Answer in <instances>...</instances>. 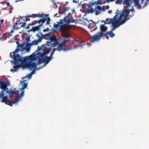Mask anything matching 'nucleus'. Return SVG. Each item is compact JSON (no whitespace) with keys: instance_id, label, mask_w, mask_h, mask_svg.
Returning <instances> with one entry per match:
<instances>
[{"instance_id":"obj_1","label":"nucleus","mask_w":149,"mask_h":149,"mask_svg":"<svg viewBox=\"0 0 149 149\" xmlns=\"http://www.w3.org/2000/svg\"><path fill=\"white\" fill-rule=\"evenodd\" d=\"M64 21L65 24L64 23L63 20L61 19L59 22H57V24H54V27L61 32L63 37L68 38L70 37L68 33L69 27L68 24L71 23L75 22L77 20L73 19L71 13H69L68 15L65 17Z\"/></svg>"},{"instance_id":"obj_2","label":"nucleus","mask_w":149,"mask_h":149,"mask_svg":"<svg viewBox=\"0 0 149 149\" xmlns=\"http://www.w3.org/2000/svg\"><path fill=\"white\" fill-rule=\"evenodd\" d=\"M36 54L33 53L29 56H26L24 58L20 56L19 54H17L13 58V60L15 63H21L24 65L26 61L32 62L36 60L35 56Z\"/></svg>"},{"instance_id":"obj_3","label":"nucleus","mask_w":149,"mask_h":149,"mask_svg":"<svg viewBox=\"0 0 149 149\" xmlns=\"http://www.w3.org/2000/svg\"><path fill=\"white\" fill-rule=\"evenodd\" d=\"M118 10H117V12L116 13V15L114 17L113 19L111 18L108 19H107L106 21H107L108 20L107 24L110 23L112 24V26L113 27L114 29H115L116 27L118 26V27L120 25V22L121 21L120 20L123 18V16L124 15V14H126V11H125L120 14L119 17L117 19V17L118 15Z\"/></svg>"},{"instance_id":"obj_4","label":"nucleus","mask_w":149,"mask_h":149,"mask_svg":"<svg viewBox=\"0 0 149 149\" xmlns=\"http://www.w3.org/2000/svg\"><path fill=\"white\" fill-rule=\"evenodd\" d=\"M103 36H105L108 40L109 38L107 35V34L104 33L102 32H98L97 33L91 36L89 38V41L92 43H94L95 42L99 41L101 37Z\"/></svg>"},{"instance_id":"obj_5","label":"nucleus","mask_w":149,"mask_h":149,"mask_svg":"<svg viewBox=\"0 0 149 149\" xmlns=\"http://www.w3.org/2000/svg\"><path fill=\"white\" fill-rule=\"evenodd\" d=\"M44 35L42 34V33H39L36 35V36L39 37L38 40H34L32 41L31 43L28 44L26 45L25 49L27 51H29L30 49V47L32 45H36L38 44L39 42H41L42 39L44 38Z\"/></svg>"},{"instance_id":"obj_6","label":"nucleus","mask_w":149,"mask_h":149,"mask_svg":"<svg viewBox=\"0 0 149 149\" xmlns=\"http://www.w3.org/2000/svg\"><path fill=\"white\" fill-rule=\"evenodd\" d=\"M21 97L18 95V97H15V99L14 100L9 101L8 100V98L7 95H5L0 98L1 101L2 102H5L6 104L12 106L13 104L18 102Z\"/></svg>"},{"instance_id":"obj_7","label":"nucleus","mask_w":149,"mask_h":149,"mask_svg":"<svg viewBox=\"0 0 149 149\" xmlns=\"http://www.w3.org/2000/svg\"><path fill=\"white\" fill-rule=\"evenodd\" d=\"M0 88L2 89L0 93V98H1L2 97L5 95L6 92H8V88L7 84L5 81L0 80Z\"/></svg>"},{"instance_id":"obj_8","label":"nucleus","mask_w":149,"mask_h":149,"mask_svg":"<svg viewBox=\"0 0 149 149\" xmlns=\"http://www.w3.org/2000/svg\"><path fill=\"white\" fill-rule=\"evenodd\" d=\"M125 11H126V14H124V15L123 16V19L121 20V21L120 22V24H124L125 22L129 19V18L128 17V16H129L130 13V12L134 13V10L133 8H132L129 10L124 9L122 11V12Z\"/></svg>"},{"instance_id":"obj_9","label":"nucleus","mask_w":149,"mask_h":149,"mask_svg":"<svg viewBox=\"0 0 149 149\" xmlns=\"http://www.w3.org/2000/svg\"><path fill=\"white\" fill-rule=\"evenodd\" d=\"M22 65L23 67L26 68L30 70H31L33 68H34L35 69L36 68L37 64L36 63L32 62H27L26 61L24 65Z\"/></svg>"},{"instance_id":"obj_10","label":"nucleus","mask_w":149,"mask_h":149,"mask_svg":"<svg viewBox=\"0 0 149 149\" xmlns=\"http://www.w3.org/2000/svg\"><path fill=\"white\" fill-rule=\"evenodd\" d=\"M51 59V57L50 56L48 57L47 56H40L38 59V64H40L42 63V62L40 61H41L46 64H47Z\"/></svg>"},{"instance_id":"obj_11","label":"nucleus","mask_w":149,"mask_h":149,"mask_svg":"<svg viewBox=\"0 0 149 149\" xmlns=\"http://www.w3.org/2000/svg\"><path fill=\"white\" fill-rule=\"evenodd\" d=\"M16 88H14L13 90H12V89H9L8 91V92H6V93H8V94L9 95V97L10 98H12L15 95L17 94V97H18V94H20L19 93L20 92V91H16ZM17 98V97H16Z\"/></svg>"},{"instance_id":"obj_12","label":"nucleus","mask_w":149,"mask_h":149,"mask_svg":"<svg viewBox=\"0 0 149 149\" xmlns=\"http://www.w3.org/2000/svg\"><path fill=\"white\" fill-rule=\"evenodd\" d=\"M47 20L48 21H47V24H49V22L50 21V18L49 17V14H47L45 15V16L44 18L42 19H40L38 20V22L37 21H36L34 22H37L39 24V25H41V27L42 26V24L45 23L46 20Z\"/></svg>"},{"instance_id":"obj_13","label":"nucleus","mask_w":149,"mask_h":149,"mask_svg":"<svg viewBox=\"0 0 149 149\" xmlns=\"http://www.w3.org/2000/svg\"><path fill=\"white\" fill-rule=\"evenodd\" d=\"M67 40H65L62 42L60 44L58 45V46L56 49V50L60 52L61 51H65L67 50L65 49V45L66 43V41Z\"/></svg>"},{"instance_id":"obj_14","label":"nucleus","mask_w":149,"mask_h":149,"mask_svg":"<svg viewBox=\"0 0 149 149\" xmlns=\"http://www.w3.org/2000/svg\"><path fill=\"white\" fill-rule=\"evenodd\" d=\"M116 3L117 4H121L122 3L123 5L126 4L125 7L127 8L129 7L131 4L130 0H117L116 1Z\"/></svg>"},{"instance_id":"obj_15","label":"nucleus","mask_w":149,"mask_h":149,"mask_svg":"<svg viewBox=\"0 0 149 149\" xmlns=\"http://www.w3.org/2000/svg\"><path fill=\"white\" fill-rule=\"evenodd\" d=\"M16 43L17 44V48L16 49V50L14 51L13 52H11L10 53V55L11 57L12 58H13L15 56L17 55L16 54L18 53L19 51L20 50V49L19 48V47L20 45L21 44H19V43L18 40H17L16 41Z\"/></svg>"},{"instance_id":"obj_16","label":"nucleus","mask_w":149,"mask_h":149,"mask_svg":"<svg viewBox=\"0 0 149 149\" xmlns=\"http://www.w3.org/2000/svg\"><path fill=\"white\" fill-rule=\"evenodd\" d=\"M28 86V84L27 83H25L24 84L23 87L21 88L20 91V94H18V95L21 98L23 96L24 92V89L25 88H27Z\"/></svg>"},{"instance_id":"obj_17","label":"nucleus","mask_w":149,"mask_h":149,"mask_svg":"<svg viewBox=\"0 0 149 149\" xmlns=\"http://www.w3.org/2000/svg\"><path fill=\"white\" fill-rule=\"evenodd\" d=\"M102 10V11H104V8H101V7L99 6H96L95 8V14L96 15H98L100 13V12L99 11Z\"/></svg>"},{"instance_id":"obj_18","label":"nucleus","mask_w":149,"mask_h":149,"mask_svg":"<svg viewBox=\"0 0 149 149\" xmlns=\"http://www.w3.org/2000/svg\"><path fill=\"white\" fill-rule=\"evenodd\" d=\"M51 50L50 48L44 49L42 51V53L40 54V56H44L49 53Z\"/></svg>"},{"instance_id":"obj_19","label":"nucleus","mask_w":149,"mask_h":149,"mask_svg":"<svg viewBox=\"0 0 149 149\" xmlns=\"http://www.w3.org/2000/svg\"><path fill=\"white\" fill-rule=\"evenodd\" d=\"M18 64L15 65L13 67V69H11L10 71L11 72H15L19 69L20 67H21L22 66V64L21 63H17Z\"/></svg>"},{"instance_id":"obj_20","label":"nucleus","mask_w":149,"mask_h":149,"mask_svg":"<svg viewBox=\"0 0 149 149\" xmlns=\"http://www.w3.org/2000/svg\"><path fill=\"white\" fill-rule=\"evenodd\" d=\"M22 22V25L20 26H16L15 25H13V29H18L22 27H24V26L26 25V23L24 22Z\"/></svg>"},{"instance_id":"obj_21","label":"nucleus","mask_w":149,"mask_h":149,"mask_svg":"<svg viewBox=\"0 0 149 149\" xmlns=\"http://www.w3.org/2000/svg\"><path fill=\"white\" fill-rule=\"evenodd\" d=\"M107 29V27L106 26H105L104 24L102 25L100 27L101 32L102 33L106 31Z\"/></svg>"},{"instance_id":"obj_22","label":"nucleus","mask_w":149,"mask_h":149,"mask_svg":"<svg viewBox=\"0 0 149 149\" xmlns=\"http://www.w3.org/2000/svg\"><path fill=\"white\" fill-rule=\"evenodd\" d=\"M41 28V25H38L37 26L33 27L31 30H30V31H32L34 32L36 31H39Z\"/></svg>"},{"instance_id":"obj_23","label":"nucleus","mask_w":149,"mask_h":149,"mask_svg":"<svg viewBox=\"0 0 149 149\" xmlns=\"http://www.w3.org/2000/svg\"><path fill=\"white\" fill-rule=\"evenodd\" d=\"M48 39L50 40V41L52 42L53 41H54L58 40L57 39L56 36L55 35L52 36L50 38H48Z\"/></svg>"},{"instance_id":"obj_24","label":"nucleus","mask_w":149,"mask_h":149,"mask_svg":"<svg viewBox=\"0 0 149 149\" xmlns=\"http://www.w3.org/2000/svg\"><path fill=\"white\" fill-rule=\"evenodd\" d=\"M54 42L52 43L51 46L52 47H55L58 44V39L54 41Z\"/></svg>"},{"instance_id":"obj_25","label":"nucleus","mask_w":149,"mask_h":149,"mask_svg":"<svg viewBox=\"0 0 149 149\" xmlns=\"http://www.w3.org/2000/svg\"><path fill=\"white\" fill-rule=\"evenodd\" d=\"M107 33L109 34L111 38H113L115 36V34L112 32V31H108Z\"/></svg>"},{"instance_id":"obj_26","label":"nucleus","mask_w":149,"mask_h":149,"mask_svg":"<svg viewBox=\"0 0 149 149\" xmlns=\"http://www.w3.org/2000/svg\"><path fill=\"white\" fill-rule=\"evenodd\" d=\"M37 23V22H32V23L31 24H29L28 25V26H27L25 28V29H29L30 28L29 26H30L33 25L35 24L36 23Z\"/></svg>"},{"instance_id":"obj_27","label":"nucleus","mask_w":149,"mask_h":149,"mask_svg":"<svg viewBox=\"0 0 149 149\" xmlns=\"http://www.w3.org/2000/svg\"><path fill=\"white\" fill-rule=\"evenodd\" d=\"M19 48L20 49V50L23 51L25 49V47H24V45L21 44L20 45Z\"/></svg>"},{"instance_id":"obj_28","label":"nucleus","mask_w":149,"mask_h":149,"mask_svg":"<svg viewBox=\"0 0 149 149\" xmlns=\"http://www.w3.org/2000/svg\"><path fill=\"white\" fill-rule=\"evenodd\" d=\"M45 15L44 14H37V17L39 18H42L44 17V15L45 16Z\"/></svg>"},{"instance_id":"obj_29","label":"nucleus","mask_w":149,"mask_h":149,"mask_svg":"<svg viewBox=\"0 0 149 149\" xmlns=\"http://www.w3.org/2000/svg\"><path fill=\"white\" fill-rule=\"evenodd\" d=\"M22 22H21L20 20H18L16 22L15 25L16 26H18V25H19V26L21 25H22Z\"/></svg>"},{"instance_id":"obj_30","label":"nucleus","mask_w":149,"mask_h":149,"mask_svg":"<svg viewBox=\"0 0 149 149\" xmlns=\"http://www.w3.org/2000/svg\"><path fill=\"white\" fill-rule=\"evenodd\" d=\"M56 50V48H54L53 49V50L52 51V52L51 53V54H50V56H49L51 57V58H53L52 57V56Z\"/></svg>"},{"instance_id":"obj_31","label":"nucleus","mask_w":149,"mask_h":149,"mask_svg":"<svg viewBox=\"0 0 149 149\" xmlns=\"http://www.w3.org/2000/svg\"><path fill=\"white\" fill-rule=\"evenodd\" d=\"M8 34H9L7 33L4 34L3 36V38L5 39H6L8 37V38L9 37H8L9 36L8 35Z\"/></svg>"},{"instance_id":"obj_32","label":"nucleus","mask_w":149,"mask_h":149,"mask_svg":"<svg viewBox=\"0 0 149 149\" xmlns=\"http://www.w3.org/2000/svg\"><path fill=\"white\" fill-rule=\"evenodd\" d=\"M31 17L30 16V15H28V16H25L24 18L25 19V21H28L30 20V17Z\"/></svg>"},{"instance_id":"obj_33","label":"nucleus","mask_w":149,"mask_h":149,"mask_svg":"<svg viewBox=\"0 0 149 149\" xmlns=\"http://www.w3.org/2000/svg\"><path fill=\"white\" fill-rule=\"evenodd\" d=\"M35 72V70H33L32 72H31V73L28 75V77H29V79L31 78L32 77V75L33 74H34Z\"/></svg>"},{"instance_id":"obj_34","label":"nucleus","mask_w":149,"mask_h":149,"mask_svg":"<svg viewBox=\"0 0 149 149\" xmlns=\"http://www.w3.org/2000/svg\"><path fill=\"white\" fill-rule=\"evenodd\" d=\"M52 1L53 4L54 5V8H58V6L56 5V3L55 2V1L54 0H52Z\"/></svg>"},{"instance_id":"obj_35","label":"nucleus","mask_w":149,"mask_h":149,"mask_svg":"<svg viewBox=\"0 0 149 149\" xmlns=\"http://www.w3.org/2000/svg\"><path fill=\"white\" fill-rule=\"evenodd\" d=\"M46 37L48 38H50L52 36L51 33L46 34Z\"/></svg>"},{"instance_id":"obj_36","label":"nucleus","mask_w":149,"mask_h":149,"mask_svg":"<svg viewBox=\"0 0 149 149\" xmlns=\"http://www.w3.org/2000/svg\"><path fill=\"white\" fill-rule=\"evenodd\" d=\"M109 6L108 5H107L106 6H104L103 7V8H104V10H106L108 9H109Z\"/></svg>"},{"instance_id":"obj_37","label":"nucleus","mask_w":149,"mask_h":149,"mask_svg":"<svg viewBox=\"0 0 149 149\" xmlns=\"http://www.w3.org/2000/svg\"><path fill=\"white\" fill-rule=\"evenodd\" d=\"M51 42V41H47L46 42V43H47V46H49L51 45H52Z\"/></svg>"},{"instance_id":"obj_38","label":"nucleus","mask_w":149,"mask_h":149,"mask_svg":"<svg viewBox=\"0 0 149 149\" xmlns=\"http://www.w3.org/2000/svg\"><path fill=\"white\" fill-rule=\"evenodd\" d=\"M134 15V13L133 12H131V13L130 14V13L129 14V17H132V16H133Z\"/></svg>"},{"instance_id":"obj_39","label":"nucleus","mask_w":149,"mask_h":149,"mask_svg":"<svg viewBox=\"0 0 149 149\" xmlns=\"http://www.w3.org/2000/svg\"><path fill=\"white\" fill-rule=\"evenodd\" d=\"M139 0H134V5H137V3H139Z\"/></svg>"},{"instance_id":"obj_40","label":"nucleus","mask_w":149,"mask_h":149,"mask_svg":"<svg viewBox=\"0 0 149 149\" xmlns=\"http://www.w3.org/2000/svg\"><path fill=\"white\" fill-rule=\"evenodd\" d=\"M69 9V7H67L65 8L64 11H63V13L65 14V11H66L68 10Z\"/></svg>"},{"instance_id":"obj_41","label":"nucleus","mask_w":149,"mask_h":149,"mask_svg":"<svg viewBox=\"0 0 149 149\" xmlns=\"http://www.w3.org/2000/svg\"><path fill=\"white\" fill-rule=\"evenodd\" d=\"M37 14H33L30 15L31 17H37Z\"/></svg>"},{"instance_id":"obj_42","label":"nucleus","mask_w":149,"mask_h":149,"mask_svg":"<svg viewBox=\"0 0 149 149\" xmlns=\"http://www.w3.org/2000/svg\"><path fill=\"white\" fill-rule=\"evenodd\" d=\"M95 11V9H94L93 8H91L90 10V12L91 13H93Z\"/></svg>"},{"instance_id":"obj_43","label":"nucleus","mask_w":149,"mask_h":149,"mask_svg":"<svg viewBox=\"0 0 149 149\" xmlns=\"http://www.w3.org/2000/svg\"><path fill=\"white\" fill-rule=\"evenodd\" d=\"M138 8H141V6L140 4L139 3H137V5H135Z\"/></svg>"},{"instance_id":"obj_44","label":"nucleus","mask_w":149,"mask_h":149,"mask_svg":"<svg viewBox=\"0 0 149 149\" xmlns=\"http://www.w3.org/2000/svg\"><path fill=\"white\" fill-rule=\"evenodd\" d=\"M3 22V19L0 20V26H1V24H2Z\"/></svg>"},{"instance_id":"obj_45","label":"nucleus","mask_w":149,"mask_h":149,"mask_svg":"<svg viewBox=\"0 0 149 149\" xmlns=\"http://www.w3.org/2000/svg\"><path fill=\"white\" fill-rule=\"evenodd\" d=\"M13 29H12L11 31H10V33H13L14 31V30L15 29H13Z\"/></svg>"},{"instance_id":"obj_46","label":"nucleus","mask_w":149,"mask_h":149,"mask_svg":"<svg viewBox=\"0 0 149 149\" xmlns=\"http://www.w3.org/2000/svg\"><path fill=\"white\" fill-rule=\"evenodd\" d=\"M115 0H107V2H111V1H113Z\"/></svg>"},{"instance_id":"obj_47","label":"nucleus","mask_w":149,"mask_h":149,"mask_svg":"<svg viewBox=\"0 0 149 149\" xmlns=\"http://www.w3.org/2000/svg\"><path fill=\"white\" fill-rule=\"evenodd\" d=\"M72 2L73 3H77V0H73Z\"/></svg>"},{"instance_id":"obj_48","label":"nucleus","mask_w":149,"mask_h":149,"mask_svg":"<svg viewBox=\"0 0 149 149\" xmlns=\"http://www.w3.org/2000/svg\"><path fill=\"white\" fill-rule=\"evenodd\" d=\"M112 11L111 10H108V13L109 14L111 13H112Z\"/></svg>"},{"instance_id":"obj_49","label":"nucleus","mask_w":149,"mask_h":149,"mask_svg":"<svg viewBox=\"0 0 149 149\" xmlns=\"http://www.w3.org/2000/svg\"><path fill=\"white\" fill-rule=\"evenodd\" d=\"M42 47L38 46V50H40L41 49Z\"/></svg>"},{"instance_id":"obj_50","label":"nucleus","mask_w":149,"mask_h":149,"mask_svg":"<svg viewBox=\"0 0 149 149\" xmlns=\"http://www.w3.org/2000/svg\"><path fill=\"white\" fill-rule=\"evenodd\" d=\"M72 13H73L74 12H75L74 10V9H72Z\"/></svg>"},{"instance_id":"obj_51","label":"nucleus","mask_w":149,"mask_h":149,"mask_svg":"<svg viewBox=\"0 0 149 149\" xmlns=\"http://www.w3.org/2000/svg\"><path fill=\"white\" fill-rule=\"evenodd\" d=\"M7 6H10V4L9 3H7Z\"/></svg>"},{"instance_id":"obj_52","label":"nucleus","mask_w":149,"mask_h":149,"mask_svg":"<svg viewBox=\"0 0 149 149\" xmlns=\"http://www.w3.org/2000/svg\"><path fill=\"white\" fill-rule=\"evenodd\" d=\"M43 31H44V32H45V31H47V30L45 29H44L43 30Z\"/></svg>"},{"instance_id":"obj_53","label":"nucleus","mask_w":149,"mask_h":149,"mask_svg":"<svg viewBox=\"0 0 149 149\" xmlns=\"http://www.w3.org/2000/svg\"><path fill=\"white\" fill-rule=\"evenodd\" d=\"M96 4V3H95V4H94V3H92V4Z\"/></svg>"},{"instance_id":"obj_54","label":"nucleus","mask_w":149,"mask_h":149,"mask_svg":"<svg viewBox=\"0 0 149 149\" xmlns=\"http://www.w3.org/2000/svg\"><path fill=\"white\" fill-rule=\"evenodd\" d=\"M10 36H12V34H10Z\"/></svg>"},{"instance_id":"obj_55","label":"nucleus","mask_w":149,"mask_h":149,"mask_svg":"<svg viewBox=\"0 0 149 149\" xmlns=\"http://www.w3.org/2000/svg\"><path fill=\"white\" fill-rule=\"evenodd\" d=\"M17 1H15V2H17Z\"/></svg>"},{"instance_id":"obj_56","label":"nucleus","mask_w":149,"mask_h":149,"mask_svg":"<svg viewBox=\"0 0 149 149\" xmlns=\"http://www.w3.org/2000/svg\"><path fill=\"white\" fill-rule=\"evenodd\" d=\"M56 14H55V16H56Z\"/></svg>"},{"instance_id":"obj_57","label":"nucleus","mask_w":149,"mask_h":149,"mask_svg":"<svg viewBox=\"0 0 149 149\" xmlns=\"http://www.w3.org/2000/svg\"><path fill=\"white\" fill-rule=\"evenodd\" d=\"M48 30L49 29L48 28H47Z\"/></svg>"}]
</instances>
